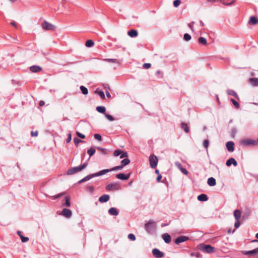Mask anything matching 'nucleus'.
Instances as JSON below:
<instances>
[{
    "label": "nucleus",
    "instance_id": "1",
    "mask_svg": "<svg viewBox=\"0 0 258 258\" xmlns=\"http://www.w3.org/2000/svg\"><path fill=\"white\" fill-rule=\"evenodd\" d=\"M197 248L204 252L207 253H213L215 251V248L210 244H206L204 243L199 244Z\"/></svg>",
    "mask_w": 258,
    "mask_h": 258
},
{
    "label": "nucleus",
    "instance_id": "2",
    "mask_svg": "<svg viewBox=\"0 0 258 258\" xmlns=\"http://www.w3.org/2000/svg\"><path fill=\"white\" fill-rule=\"evenodd\" d=\"M144 228L147 233L149 234L154 233L156 231L155 222L150 220L148 223L145 224Z\"/></svg>",
    "mask_w": 258,
    "mask_h": 258
},
{
    "label": "nucleus",
    "instance_id": "3",
    "mask_svg": "<svg viewBox=\"0 0 258 258\" xmlns=\"http://www.w3.org/2000/svg\"><path fill=\"white\" fill-rule=\"evenodd\" d=\"M240 144L245 147L255 146L257 145V140H255L252 139L246 138L240 141Z\"/></svg>",
    "mask_w": 258,
    "mask_h": 258
},
{
    "label": "nucleus",
    "instance_id": "4",
    "mask_svg": "<svg viewBox=\"0 0 258 258\" xmlns=\"http://www.w3.org/2000/svg\"><path fill=\"white\" fill-rule=\"evenodd\" d=\"M241 253L250 257H256L258 255V247L251 250H242Z\"/></svg>",
    "mask_w": 258,
    "mask_h": 258
},
{
    "label": "nucleus",
    "instance_id": "5",
    "mask_svg": "<svg viewBox=\"0 0 258 258\" xmlns=\"http://www.w3.org/2000/svg\"><path fill=\"white\" fill-rule=\"evenodd\" d=\"M120 189L121 186L118 182L111 183L106 186V189L108 191L118 190Z\"/></svg>",
    "mask_w": 258,
    "mask_h": 258
},
{
    "label": "nucleus",
    "instance_id": "6",
    "mask_svg": "<svg viewBox=\"0 0 258 258\" xmlns=\"http://www.w3.org/2000/svg\"><path fill=\"white\" fill-rule=\"evenodd\" d=\"M150 167L152 168H155L158 164V159L156 156L154 154H151L149 158Z\"/></svg>",
    "mask_w": 258,
    "mask_h": 258
},
{
    "label": "nucleus",
    "instance_id": "7",
    "mask_svg": "<svg viewBox=\"0 0 258 258\" xmlns=\"http://www.w3.org/2000/svg\"><path fill=\"white\" fill-rule=\"evenodd\" d=\"M42 28L44 30H54L56 26L49 23L48 22L44 20L41 25Z\"/></svg>",
    "mask_w": 258,
    "mask_h": 258
},
{
    "label": "nucleus",
    "instance_id": "8",
    "mask_svg": "<svg viewBox=\"0 0 258 258\" xmlns=\"http://www.w3.org/2000/svg\"><path fill=\"white\" fill-rule=\"evenodd\" d=\"M189 239V238L188 236L185 235H181L177 237L176 239H175L174 240V242L176 244H179L181 243L187 241Z\"/></svg>",
    "mask_w": 258,
    "mask_h": 258
},
{
    "label": "nucleus",
    "instance_id": "9",
    "mask_svg": "<svg viewBox=\"0 0 258 258\" xmlns=\"http://www.w3.org/2000/svg\"><path fill=\"white\" fill-rule=\"evenodd\" d=\"M131 175V173L130 172L127 174H124L123 173H120L118 174H117L115 176L116 178L122 180H127Z\"/></svg>",
    "mask_w": 258,
    "mask_h": 258
},
{
    "label": "nucleus",
    "instance_id": "10",
    "mask_svg": "<svg viewBox=\"0 0 258 258\" xmlns=\"http://www.w3.org/2000/svg\"><path fill=\"white\" fill-rule=\"evenodd\" d=\"M152 253L153 255L156 258H161L164 255V253L162 251H160L159 249L156 248L153 249Z\"/></svg>",
    "mask_w": 258,
    "mask_h": 258
},
{
    "label": "nucleus",
    "instance_id": "11",
    "mask_svg": "<svg viewBox=\"0 0 258 258\" xmlns=\"http://www.w3.org/2000/svg\"><path fill=\"white\" fill-rule=\"evenodd\" d=\"M81 171V169H80L79 166H76V167H74L69 168L67 171V175H73L75 173H76L78 172H80Z\"/></svg>",
    "mask_w": 258,
    "mask_h": 258
},
{
    "label": "nucleus",
    "instance_id": "12",
    "mask_svg": "<svg viewBox=\"0 0 258 258\" xmlns=\"http://www.w3.org/2000/svg\"><path fill=\"white\" fill-rule=\"evenodd\" d=\"M60 215L64 216L66 218H70L72 215L71 210L67 208L63 209Z\"/></svg>",
    "mask_w": 258,
    "mask_h": 258
},
{
    "label": "nucleus",
    "instance_id": "13",
    "mask_svg": "<svg viewBox=\"0 0 258 258\" xmlns=\"http://www.w3.org/2000/svg\"><path fill=\"white\" fill-rule=\"evenodd\" d=\"M227 150L230 152H232L234 150V143L232 141L227 142L226 144Z\"/></svg>",
    "mask_w": 258,
    "mask_h": 258
},
{
    "label": "nucleus",
    "instance_id": "14",
    "mask_svg": "<svg viewBox=\"0 0 258 258\" xmlns=\"http://www.w3.org/2000/svg\"><path fill=\"white\" fill-rule=\"evenodd\" d=\"M226 165L228 167L230 166L231 165L235 167L237 166V162L234 158L231 157L227 160Z\"/></svg>",
    "mask_w": 258,
    "mask_h": 258
},
{
    "label": "nucleus",
    "instance_id": "15",
    "mask_svg": "<svg viewBox=\"0 0 258 258\" xmlns=\"http://www.w3.org/2000/svg\"><path fill=\"white\" fill-rule=\"evenodd\" d=\"M109 172H111L110 169H103V170H100V171H99L98 172L93 173V174L94 177H97V176H102V175H104Z\"/></svg>",
    "mask_w": 258,
    "mask_h": 258
},
{
    "label": "nucleus",
    "instance_id": "16",
    "mask_svg": "<svg viewBox=\"0 0 258 258\" xmlns=\"http://www.w3.org/2000/svg\"><path fill=\"white\" fill-rule=\"evenodd\" d=\"M110 196L108 195H103L100 196L99 198V202L103 203H106L109 200Z\"/></svg>",
    "mask_w": 258,
    "mask_h": 258
},
{
    "label": "nucleus",
    "instance_id": "17",
    "mask_svg": "<svg viewBox=\"0 0 258 258\" xmlns=\"http://www.w3.org/2000/svg\"><path fill=\"white\" fill-rule=\"evenodd\" d=\"M162 237L164 242L167 244L169 243L171 241V237L168 233H164L162 235Z\"/></svg>",
    "mask_w": 258,
    "mask_h": 258
},
{
    "label": "nucleus",
    "instance_id": "18",
    "mask_svg": "<svg viewBox=\"0 0 258 258\" xmlns=\"http://www.w3.org/2000/svg\"><path fill=\"white\" fill-rule=\"evenodd\" d=\"M42 70V68L38 66L34 65L30 67V71L33 73H38Z\"/></svg>",
    "mask_w": 258,
    "mask_h": 258
},
{
    "label": "nucleus",
    "instance_id": "19",
    "mask_svg": "<svg viewBox=\"0 0 258 258\" xmlns=\"http://www.w3.org/2000/svg\"><path fill=\"white\" fill-rule=\"evenodd\" d=\"M127 34L130 37L132 38H134L138 36V32L137 30L131 29L127 32Z\"/></svg>",
    "mask_w": 258,
    "mask_h": 258
},
{
    "label": "nucleus",
    "instance_id": "20",
    "mask_svg": "<svg viewBox=\"0 0 258 258\" xmlns=\"http://www.w3.org/2000/svg\"><path fill=\"white\" fill-rule=\"evenodd\" d=\"M94 175H93V174H88V175H87L86 176H85V177H84L83 179H81L80 180H79L78 182V184H81L84 182H85V181H87L91 179H92V178H94Z\"/></svg>",
    "mask_w": 258,
    "mask_h": 258
},
{
    "label": "nucleus",
    "instance_id": "21",
    "mask_svg": "<svg viewBox=\"0 0 258 258\" xmlns=\"http://www.w3.org/2000/svg\"><path fill=\"white\" fill-rule=\"evenodd\" d=\"M108 213L110 215L117 216L118 215L119 211L116 208L111 207L108 210Z\"/></svg>",
    "mask_w": 258,
    "mask_h": 258
},
{
    "label": "nucleus",
    "instance_id": "22",
    "mask_svg": "<svg viewBox=\"0 0 258 258\" xmlns=\"http://www.w3.org/2000/svg\"><path fill=\"white\" fill-rule=\"evenodd\" d=\"M17 233L20 236L22 242H27L29 241V238L23 236L22 235V232L21 231H17Z\"/></svg>",
    "mask_w": 258,
    "mask_h": 258
},
{
    "label": "nucleus",
    "instance_id": "23",
    "mask_svg": "<svg viewBox=\"0 0 258 258\" xmlns=\"http://www.w3.org/2000/svg\"><path fill=\"white\" fill-rule=\"evenodd\" d=\"M198 200L201 202H206L208 200V197L205 194H202L197 197Z\"/></svg>",
    "mask_w": 258,
    "mask_h": 258
},
{
    "label": "nucleus",
    "instance_id": "24",
    "mask_svg": "<svg viewBox=\"0 0 258 258\" xmlns=\"http://www.w3.org/2000/svg\"><path fill=\"white\" fill-rule=\"evenodd\" d=\"M249 83L252 86H258V78H251L249 79Z\"/></svg>",
    "mask_w": 258,
    "mask_h": 258
},
{
    "label": "nucleus",
    "instance_id": "25",
    "mask_svg": "<svg viewBox=\"0 0 258 258\" xmlns=\"http://www.w3.org/2000/svg\"><path fill=\"white\" fill-rule=\"evenodd\" d=\"M248 23L253 25H255L258 24V20L256 17L251 16L250 17V18L249 19Z\"/></svg>",
    "mask_w": 258,
    "mask_h": 258
},
{
    "label": "nucleus",
    "instance_id": "26",
    "mask_svg": "<svg viewBox=\"0 0 258 258\" xmlns=\"http://www.w3.org/2000/svg\"><path fill=\"white\" fill-rule=\"evenodd\" d=\"M207 183L210 186H214L216 184V179L214 177H211L208 178Z\"/></svg>",
    "mask_w": 258,
    "mask_h": 258
},
{
    "label": "nucleus",
    "instance_id": "27",
    "mask_svg": "<svg viewBox=\"0 0 258 258\" xmlns=\"http://www.w3.org/2000/svg\"><path fill=\"white\" fill-rule=\"evenodd\" d=\"M227 93L228 95L233 96L238 100L239 99V98L237 94L233 90L228 89L227 90Z\"/></svg>",
    "mask_w": 258,
    "mask_h": 258
},
{
    "label": "nucleus",
    "instance_id": "28",
    "mask_svg": "<svg viewBox=\"0 0 258 258\" xmlns=\"http://www.w3.org/2000/svg\"><path fill=\"white\" fill-rule=\"evenodd\" d=\"M65 202L62 204L63 207H69L71 206L70 197L69 196H66L64 198Z\"/></svg>",
    "mask_w": 258,
    "mask_h": 258
},
{
    "label": "nucleus",
    "instance_id": "29",
    "mask_svg": "<svg viewBox=\"0 0 258 258\" xmlns=\"http://www.w3.org/2000/svg\"><path fill=\"white\" fill-rule=\"evenodd\" d=\"M181 128L184 130L186 133H189V128L188 124L185 122H182L181 123Z\"/></svg>",
    "mask_w": 258,
    "mask_h": 258
},
{
    "label": "nucleus",
    "instance_id": "30",
    "mask_svg": "<svg viewBox=\"0 0 258 258\" xmlns=\"http://www.w3.org/2000/svg\"><path fill=\"white\" fill-rule=\"evenodd\" d=\"M234 217L236 220H239L241 217V211L239 210H236L233 213Z\"/></svg>",
    "mask_w": 258,
    "mask_h": 258
},
{
    "label": "nucleus",
    "instance_id": "31",
    "mask_svg": "<svg viewBox=\"0 0 258 258\" xmlns=\"http://www.w3.org/2000/svg\"><path fill=\"white\" fill-rule=\"evenodd\" d=\"M95 93L97 94L102 99H105V97L104 95V93L103 91L99 90V89H96L95 91Z\"/></svg>",
    "mask_w": 258,
    "mask_h": 258
},
{
    "label": "nucleus",
    "instance_id": "32",
    "mask_svg": "<svg viewBox=\"0 0 258 258\" xmlns=\"http://www.w3.org/2000/svg\"><path fill=\"white\" fill-rule=\"evenodd\" d=\"M176 164L178 166L179 169L182 172V173H183L184 175H187L188 173V171L184 168H183L182 167L181 164L180 163H176Z\"/></svg>",
    "mask_w": 258,
    "mask_h": 258
},
{
    "label": "nucleus",
    "instance_id": "33",
    "mask_svg": "<svg viewBox=\"0 0 258 258\" xmlns=\"http://www.w3.org/2000/svg\"><path fill=\"white\" fill-rule=\"evenodd\" d=\"M96 110L99 113L105 114L106 108L103 106H98L96 107Z\"/></svg>",
    "mask_w": 258,
    "mask_h": 258
},
{
    "label": "nucleus",
    "instance_id": "34",
    "mask_svg": "<svg viewBox=\"0 0 258 258\" xmlns=\"http://www.w3.org/2000/svg\"><path fill=\"white\" fill-rule=\"evenodd\" d=\"M85 45L87 47H91L94 45V42L92 40L89 39L86 41Z\"/></svg>",
    "mask_w": 258,
    "mask_h": 258
},
{
    "label": "nucleus",
    "instance_id": "35",
    "mask_svg": "<svg viewBox=\"0 0 258 258\" xmlns=\"http://www.w3.org/2000/svg\"><path fill=\"white\" fill-rule=\"evenodd\" d=\"M130 162H131L130 160L128 158H126L123 159L121 161V164L122 166L124 167V166L129 164Z\"/></svg>",
    "mask_w": 258,
    "mask_h": 258
},
{
    "label": "nucleus",
    "instance_id": "36",
    "mask_svg": "<svg viewBox=\"0 0 258 258\" xmlns=\"http://www.w3.org/2000/svg\"><path fill=\"white\" fill-rule=\"evenodd\" d=\"M95 149L93 147H91L90 149H88L87 153L89 155V158L95 154Z\"/></svg>",
    "mask_w": 258,
    "mask_h": 258
},
{
    "label": "nucleus",
    "instance_id": "37",
    "mask_svg": "<svg viewBox=\"0 0 258 258\" xmlns=\"http://www.w3.org/2000/svg\"><path fill=\"white\" fill-rule=\"evenodd\" d=\"M198 42L203 45H206L207 43L206 39L203 37H200L198 39Z\"/></svg>",
    "mask_w": 258,
    "mask_h": 258
},
{
    "label": "nucleus",
    "instance_id": "38",
    "mask_svg": "<svg viewBox=\"0 0 258 258\" xmlns=\"http://www.w3.org/2000/svg\"><path fill=\"white\" fill-rule=\"evenodd\" d=\"M74 144L77 147L78 146V144L80 143H84L85 141L84 140H82L81 139H78V138H75L74 139Z\"/></svg>",
    "mask_w": 258,
    "mask_h": 258
},
{
    "label": "nucleus",
    "instance_id": "39",
    "mask_svg": "<svg viewBox=\"0 0 258 258\" xmlns=\"http://www.w3.org/2000/svg\"><path fill=\"white\" fill-rule=\"evenodd\" d=\"M96 148L101 151V153L104 154V155H106L107 154V151H108V150L105 149V148H102L100 147H96Z\"/></svg>",
    "mask_w": 258,
    "mask_h": 258
},
{
    "label": "nucleus",
    "instance_id": "40",
    "mask_svg": "<svg viewBox=\"0 0 258 258\" xmlns=\"http://www.w3.org/2000/svg\"><path fill=\"white\" fill-rule=\"evenodd\" d=\"M80 90L84 95H87L88 93V89L84 86H81Z\"/></svg>",
    "mask_w": 258,
    "mask_h": 258
},
{
    "label": "nucleus",
    "instance_id": "41",
    "mask_svg": "<svg viewBox=\"0 0 258 258\" xmlns=\"http://www.w3.org/2000/svg\"><path fill=\"white\" fill-rule=\"evenodd\" d=\"M104 60L106 62H112L114 63H118V60L117 59L115 58H106L104 59Z\"/></svg>",
    "mask_w": 258,
    "mask_h": 258
},
{
    "label": "nucleus",
    "instance_id": "42",
    "mask_svg": "<svg viewBox=\"0 0 258 258\" xmlns=\"http://www.w3.org/2000/svg\"><path fill=\"white\" fill-rule=\"evenodd\" d=\"M230 101L232 102V104L236 108L238 109L239 108L240 105L239 103L237 101H236L234 99L231 98L230 99Z\"/></svg>",
    "mask_w": 258,
    "mask_h": 258
},
{
    "label": "nucleus",
    "instance_id": "43",
    "mask_svg": "<svg viewBox=\"0 0 258 258\" xmlns=\"http://www.w3.org/2000/svg\"><path fill=\"white\" fill-rule=\"evenodd\" d=\"M191 36L188 33H185L183 35V39L185 41H188L191 39Z\"/></svg>",
    "mask_w": 258,
    "mask_h": 258
},
{
    "label": "nucleus",
    "instance_id": "44",
    "mask_svg": "<svg viewBox=\"0 0 258 258\" xmlns=\"http://www.w3.org/2000/svg\"><path fill=\"white\" fill-rule=\"evenodd\" d=\"M123 168V166H122L121 164L119 165V166H115L112 168H110V171H115V170H120L122 168Z\"/></svg>",
    "mask_w": 258,
    "mask_h": 258
},
{
    "label": "nucleus",
    "instance_id": "45",
    "mask_svg": "<svg viewBox=\"0 0 258 258\" xmlns=\"http://www.w3.org/2000/svg\"><path fill=\"white\" fill-rule=\"evenodd\" d=\"M237 133V129L235 127H233L231 129V136L232 138H234L235 134Z\"/></svg>",
    "mask_w": 258,
    "mask_h": 258
},
{
    "label": "nucleus",
    "instance_id": "46",
    "mask_svg": "<svg viewBox=\"0 0 258 258\" xmlns=\"http://www.w3.org/2000/svg\"><path fill=\"white\" fill-rule=\"evenodd\" d=\"M128 157V154L126 152H124L122 150V152L120 155V158L121 159H122V158H127Z\"/></svg>",
    "mask_w": 258,
    "mask_h": 258
},
{
    "label": "nucleus",
    "instance_id": "47",
    "mask_svg": "<svg viewBox=\"0 0 258 258\" xmlns=\"http://www.w3.org/2000/svg\"><path fill=\"white\" fill-rule=\"evenodd\" d=\"M209 145V142L208 139L205 140L203 142V146L208 150V148Z\"/></svg>",
    "mask_w": 258,
    "mask_h": 258
},
{
    "label": "nucleus",
    "instance_id": "48",
    "mask_svg": "<svg viewBox=\"0 0 258 258\" xmlns=\"http://www.w3.org/2000/svg\"><path fill=\"white\" fill-rule=\"evenodd\" d=\"M121 152H122V150H119V149L115 150L113 153V155L114 156H120Z\"/></svg>",
    "mask_w": 258,
    "mask_h": 258
},
{
    "label": "nucleus",
    "instance_id": "49",
    "mask_svg": "<svg viewBox=\"0 0 258 258\" xmlns=\"http://www.w3.org/2000/svg\"><path fill=\"white\" fill-rule=\"evenodd\" d=\"M94 137L96 140H97L99 141H101L102 140V137L100 134H94Z\"/></svg>",
    "mask_w": 258,
    "mask_h": 258
},
{
    "label": "nucleus",
    "instance_id": "50",
    "mask_svg": "<svg viewBox=\"0 0 258 258\" xmlns=\"http://www.w3.org/2000/svg\"><path fill=\"white\" fill-rule=\"evenodd\" d=\"M191 256H195L197 257H199V258L202 257V255L200 253L197 252H192V253H191Z\"/></svg>",
    "mask_w": 258,
    "mask_h": 258
},
{
    "label": "nucleus",
    "instance_id": "51",
    "mask_svg": "<svg viewBox=\"0 0 258 258\" xmlns=\"http://www.w3.org/2000/svg\"><path fill=\"white\" fill-rule=\"evenodd\" d=\"M128 238L132 241H135L136 239L135 235L133 233L128 235Z\"/></svg>",
    "mask_w": 258,
    "mask_h": 258
},
{
    "label": "nucleus",
    "instance_id": "52",
    "mask_svg": "<svg viewBox=\"0 0 258 258\" xmlns=\"http://www.w3.org/2000/svg\"><path fill=\"white\" fill-rule=\"evenodd\" d=\"M105 116L109 121H113L114 120V117L109 114L105 113Z\"/></svg>",
    "mask_w": 258,
    "mask_h": 258
},
{
    "label": "nucleus",
    "instance_id": "53",
    "mask_svg": "<svg viewBox=\"0 0 258 258\" xmlns=\"http://www.w3.org/2000/svg\"><path fill=\"white\" fill-rule=\"evenodd\" d=\"M181 3L180 0H175L173 1V6L174 7H178Z\"/></svg>",
    "mask_w": 258,
    "mask_h": 258
},
{
    "label": "nucleus",
    "instance_id": "54",
    "mask_svg": "<svg viewBox=\"0 0 258 258\" xmlns=\"http://www.w3.org/2000/svg\"><path fill=\"white\" fill-rule=\"evenodd\" d=\"M86 190L88 191H89L90 193H93L94 190V188L93 186H88L86 187Z\"/></svg>",
    "mask_w": 258,
    "mask_h": 258
},
{
    "label": "nucleus",
    "instance_id": "55",
    "mask_svg": "<svg viewBox=\"0 0 258 258\" xmlns=\"http://www.w3.org/2000/svg\"><path fill=\"white\" fill-rule=\"evenodd\" d=\"M76 135H77V136L79 138H81V139H85V135H84V134H82V133H80V132H77V133H76Z\"/></svg>",
    "mask_w": 258,
    "mask_h": 258
},
{
    "label": "nucleus",
    "instance_id": "56",
    "mask_svg": "<svg viewBox=\"0 0 258 258\" xmlns=\"http://www.w3.org/2000/svg\"><path fill=\"white\" fill-rule=\"evenodd\" d=\"M87 165H88V164H87V162H85L83 164L79 165L81 170L82 171V170L85 169L87 167Z\"/></svg>",
    "mask_w": 258,
    "mask_h": 258
},
{
    "label": "nucleus",
    "instance_id": "57",
    "mask_svg": "<svg viewBox=\"0 0 258 258\" xmlns=\"http://www.w3.org/2000/svg\"><path fill=\"white\" fill-rule=\"evenodd\" d=\"M64 194H65V192H62V193H60V194H59L54 196L53 197V198L54 199H56L61 197Z\"/></svg>",
    "mask_w": 258,
    "mask_h": 258
},
{
    "label": "nucleus",
    "instance_id": "58",
    "mask_svg": "<svg viewBox=\"0 0 258 258\" xmlns=\"http://www.w3.org/2000/svg\"><path fill=\"white\" fill-rule=\"evenodd\" d=\"M72 140V135L71 133L68 134V138L66 139L67 143H69Z\"/></svg>",
    "mask_w": 258,
    "mask_h": 258
},
{
    "label": "nucleus",
    "instance_id": "59",
    "mask_svg": "<svg viewBox=\"0 0 258 258\" xmlns=\"http://www.w3.org/2000/svg\"><path fill=\"white\" fill-rule=\"evenodd\" d=\"M151 67V64L150 63H145L143 64L144 68H145L146 69H148L150 68Z\"/></svg>",
    "mask_w": 258,
    "mask_h": 258
},
{
    "label": "nucleus",
    "instance_id": "60",
    "mask_svg": "<svg viewBox=\"0 0 258 258\" xmlns=\"http://www.w3.org/2000/svg\"><path fill=\"white\" fill-rule=\"evenodd\" d=\"M240 225V223L239 222V220H236L235 223H234V227L236 228H238Z\"/></svg>",
    "mask_w": 258,
    "mask_h": 258
},
{
    "label": "nucleus",
    "instance_id": "61",
    "mask_svg": "<svg viewBox=\"0 0 258 258\" xmlns=\"http://www.w3.org/2000/svg\"><path fill=\"white\" fill-rule=\"evenodd\" d=\"M38 132L37 131H35V132L31 131V135L32 137H37L38 136Z\"/></svg>",
    "mask_w": 258,
    "mask_h": 258
},
{
    "label": "nucleus",
    "instance_id": "62",
    "mask_svg": "<svg viewBox=\"0 0 258 258\" xmlns=\"http://www.w3.org/2000/svg\"><path fill=\"white\" fill-rule=\"evenodd\" d=\"M162 177V176L161 174H159V175L157 176V178H156V180H157V181L158 182H160V181H161V180Z\"/></svg>",
    "mask_w": 258,
    "mask_h": 258
},
{
    "label": "nucleus",
    "instance_id": "63",
    "mask_svg": "<svg viewBox=\"0 0 258 258\" xmlns=\"http://www.w3.org/2000/svg\"><path fill=\"white\" fill-rule=\"evenodd\" d=\"M234 1H233L232 2L230 3H225L224 2H222V4L224 5H226V6H231L233 4H234Z\"/></svg>",
    "mask_w": 258,
    "mask_h": 258
},
{
    "label": "nucleus",
    "instance_id": "64",
    "mask_svg": "<svg viewBox=\"0 0 258 258\" xmlns=\"http://www.w3.org/2000/svg\"><path fill=\"white\" fill-rule=\"evenodd\" d=\"M194 24V22H192V23H190V24H188V25L189 26V27L190 28V29L194 31V27H193V26L192 25Z\"/></svg>",
    "mask_w": 258,
    "mask_h": 258
}]
</instances>
